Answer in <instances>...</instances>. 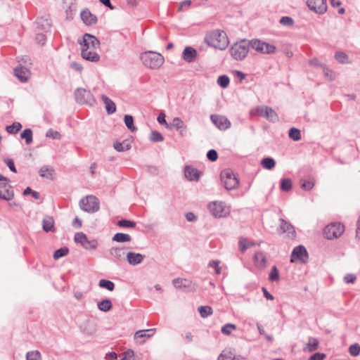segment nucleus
Masks as SVG:
<instances>
[{
    "label": "nucleus",
    "mask_w": 360,
    "mask_h": 360,
    "mask_svg": "<svg viewBox=\"0 0 360 360\" xmlns=\"http://www.w3.org/2000/svg\"><path fill=\"white\" fill-rule=\"evenodd\" d=\"M124 248H112L110 250V254L119 261H124L125 259V251Z\"/></svg>",
    "instance_id": "25"
},
{
    "label": "nucleus",
    "mask_w": 360,
    "mask_h": 360,
    "mask_svg": "<svg viewBox=\"0 0 360 360\" xmlns=\"http://www.w3.org/2000/svg\"><path fill=\"white\" fill-rule=\"evenodd\" d=\"M349 352L353 356H356L360 353V346L359 344L355 343L349 346Z\"/></svg>",
    "instance_id": "57"
},
{
    "label": "nucleus",
    "mask_w": 360,
    "mask_h": 360,
    "mask_svg": "<svg viewBox=\"0 0 360 360\" xmlns=\"http://www.w3.org/2000/svg\"><path fill=\"white\" fill-rule=\"evenodd\" d=\"M172 283L177 289L186 288L190 286L189 281L185 278H174L172 281Z\"/></svg>",
    "instance_id": "33"
},
{
    "label": "nucleus",
    "mask_w": 360,
    "mask_h": 360,
    "mask_svg": "<svg viewBox=\"0 0 360 360\" xmlns=\"http://www.w3.org/2000/svg\"><path fill=\"white\" fill-rule=\"evenodd\" d=\"M318 347H319L318 340H316V338H310L309 339V341L307 343V345L304 347V350L311 352L316 350L318 349Z\"/></svg>",
    "instance_id": "34"
},
{
    "label": "nucleus",
    "mask_w": 360,
    "mask_h": 360,
    "mask_svg": "<svg viewBox=\"0 0 360 360\" xmlns=\"http://www.w3.org/2000/svg\"><path fill=\"white\" fill-rule=\"evenodd\" d=\"M262 166L266 169H272L275 167L276 162L271 157L264 158L261 161Z\"/></svg>",
    "instance_id": "36"
},
{
    "label": "nucleus",
    "mask_w": 360,
    "mask_h": 360,
    "mask_svg": "<svg viewBox=\"0 0 360 360\" xmlns=\"http://www.w3.org/2000/svg\"><path fill=\"white\" fill-rule=\"evenodd\" d=\"M345 227L340 223H332L323 229L325 237L328 240L338 238L343 233Z\"/></svg>",
    "instance_id": "6"
},
{
    "label": "nucleus",
    "mask_w": 360,
    "mask_h": 360,
    "mask_svg": "<svg viewBox=\"0 0 360 360\" xmlns=\"http://www.w3.org/2000/svg\"><path fill=\"white\" fill-rule=\"evenodd\" d=\"M288 136L293 141H300L301 139L300 130L295 127H292L289 130Z\"/></svg>",
    "instance_id": "46"
},
{
    "label": "nucleus",
    "mask_w": 360,
    "mask_h": 360,
    "mask_svg": "<svg viewBox=\"0 0 360 360\" xmlns=\"http://www.w3.org/2000/svg\"><path fill=\"white\" fill-rule=\"evenodd\" d=\"M112 240L117 243H127L131 240V237L127 233H117L113 236Z\"/></svg>",
    "instance_id": "32"
},
{
    "label": "nucleus",
    "mask_w": 360,
    "mask_h": 360,
    "mask_svg": "<svg viewBox=\"0 0 360 360\" xmlns=\"http://www.w3.org/2000/svg\"><path fill=\"white\" fill-rule=\"evenodd\" d=\"M97 306L99 310L103 312H108L112 309V304L110 300L105 299L98 302Z\"/></svg>",
    "instance_id": "31"
},
{
    "label": "nucleus",
    "mask_w": 360,
    "mask_h": 360,
    "mask_svg": "<svg viewBox=\"0 0 360 360\" xmlns=\"http://www.w3.org/2000/svg\"><path fill=\"white\" fill-rule=\"evenodd\" d=\"M200 174V172L192 165H186L184 167V175L188 181H198Z\"/></svg>",
    "instance_id": "15"
},
{
    "label": "nucleus",
    "mask_w": 360,
    "mask_h": 360,
    "mask_svg": "<svg viewBox=\"0 0 360 360\" xmlns=\"http://www.w3.org/2000/svg\"><path fill=\"white\" fill-rule=\"evenodd\" d=\"M46 136L49 138H52L53 139H60V134L58 131H54L52 129H49L46 133Z\"/></svg>",
    "instance_id": "61"
},
{
    "label": "nucleus",
    "mask_w": 360,
    "mask_h": 360,
    "mask_svg": "<svg viewBox=\"0 0 360 360\" xmlns=\"http://www.w3.org/2000/svg\"><path fill=\"white\" fill-rule=\"evenodd\" d=\"M314 186V182L310 180H302L301 181V187L306 190L310 191Z\"/></svg>",
    "instance_id": "58"
},
{
    "label": "nucleus",
    "mask_w": 360,
    "mask_h": 360,
    "mask_svg": "<svg viewBox=\"0 0 360 360\" xmlns=\"http://www.w3.org/2000/svg\"><path fill=\"white\" fill-rule=\"evenodd\" d=\"M144 257L145 256L143 255L134 252H129L126 255L127 262L132 266H136L141 264L143 261Z\"/></svg>",
    "instance_id": "20"
},
{
    "label": "nucleus",
    "mask_w": 360,
    "mask_h": 360,
    "mask_svg": "<svg viewBox=\"0 0 360 360\" xmlns=\"http://www.w3.org/2000/svg\"><path fill=\"white\" fill-rule=\"evenodd\" d=\"M75 98L77 103L79 104L92 105L95 101L91 91L83 88H77L75 91Z\"/></svg>",
    "instance_id": "8"
},
{
    "label": "nucleus",
    "mask_w": 360,
    "mask_h": 360,
    "mask_svg": "<svg viewBox=\"0 0 360 360\" xmlns=\"http://www.w3.org/2000/svg\"><path fill=\"white\" fill-rule=\"evenodd\" d=\"M15 76L22 82H25L30 77L29 70L23 66H18L14 69Z\"/></svg>",
    "instance_id": "19"
},
{
    "label": "nucleus",
    "mask_w": 360,
    "mask_h": 360,
    "mask_svg": "<svg viewBox=\"0 0 360 360\" xmlns=\"http://www.w3.org/2000/svg\"><path fill=\"white\" fill-rule=\"evenodd\" d=\"M149 139L154 143L161 142L164 140L163 136L158 131H153L150 136Z\"/></svg>",
    "instance_id": "49"
},
{
    "label": "nucleus",
    "mask_w": 360,
    "mask_h": 360,
    "mask_svg": "<svg viewBox=\"0 0 360 360\" xmlns=\"http://www.w3.org/2000/svg\"><path fill=\"white\" fill-rule=\"evenodd\" d=\"M114 148L118 152H124L131 148V145L127 141L119 142L116 141L113 144Z\"/></svg>",
    "instance_id": "37"
},
{
    "label": "nucleus",
    "mask_w": 360,
    "mask_h": 360,
    "mask_svg": "<svg viewBox=\"0 0 360 360\" xmlns=\"http://www.w3.org/2000/svg\"><path fill=\"white\" fill-rule=\"evenodd\" d=\"M254 262L255 265L260 268L263 269L266 265V257L264 252H257L254 255Z\"/></svg>",
    "instance_id": "24"
},
{
    "label": "nucleus",
    "mask_w": 360,
    "mask_h": 360,
    "mask_svg": "<svg viewBox=\"0 0 360 360\" xmlns=\"http://www.w3.org/2000/svg\"><path fill=\"white\" fill-rule=\"evenodd\" d=\"M235 357L231 351L224 350L218 356L217 360H234Z\"/></svg>",
    "instance_id": "51"
},
{
    "label": "nucleus",
    "mask_w": 360,
    "mask_h": 360,
    "mask_svg": "<svg viewBox=\"0 0 360 360\" xmlns=\"http://www.w3.org/2000/svg\"><path fill=\"white\" fill-rule=\"evenodd\" d=\"M279 22L284 26L291 27L294 25V20L292 18L289 16H283Z\"/></svg>",
    "instance_id": "55"
},
{
    "label": "nucleus",
    "mask_w": 360,
    "mask_h": 360,
    "mask_svg": "<svg viewBox=\"0 0 360 360\" xmlns=\"http://www.w3.org/2000/svg\"><path fill=\"white\" fill-rule=\"evenodd\" d=\"M98 286L109 291H112L115 287V283L112 281L106 279H101L98 283Z\"/></svg>",
    "instance_id": "38"
},
{
    "label": "nucleus",
    "mask_w": 360,
    "mask_h": 360,
    "mask_svg": "<svg viewBox=\"0 0 360 360\" xmlns=\"http://www.w3.org/2000/svg\"><path fill=\"white\" fill-rule=\"evenodd\" d=\"M240 249L242 252H244L252 243L248 242L245 238H241L239 240Z\"/></svg>",
    "instance_id": "59"
},
{
    "label": "nucleus",
    "mask_w": 360,
    "mask_h": 360,
    "mask_svg": "<svg viewBox=\"0 0 360 360\" xmlns=\"http://www.w3.org/2000/svg\"><path fill=\"white\" fill-rule=\"evenodd\" d=\"M249 46L250 48H252L253 49L256 50L258 52L264 53V41L255 39L252 40H249Z\"/></svg>",
    "instance_id": "29"
},
{
    "label": "nucleus",
    "mask_w": 360,
    "mask_h": 360,
    "mask_svg": "<svg viewBox=\"0 0 360 360\" xmlns=\"http://www.w3.org/2000/svg\"><path fill=\"white\" fill-rule=\"evenodd\" d=\"M205 41L208 46L224 50L229 44V39L224 31L216 30L206 34Z\"/></svg>",
    "instance_id": "1"
},
{
    "label": "nucleus",
    "mask_w": 360,
    "mask_h": 360,
    "mask_svg": "<svg viewBox=\"0 0 360 360\" xmlns=\"http://www.w3.org/2000/svg\"><path fill=\"white\" fill-rule=\"evenodd\" d=\"M124 121L127 129L131 132H134L137 130V128L134 124V117L132 115H125Z\"/></svg>",
    "instance_id": "35"
},
{
    "label": "nucleus",
    "mask_w": 360,
    "mask_h": 360,
    "mask_svg": "<svg viewBox=\"0 0 360 360\" xmlns=\"http://www.w3.org/2000/svg\"><path fill=\"white\" fill-rule=\"evenodd\" d=\"M335 58L342 64L348 63V56L342 51H337L335 53Z\"/></svg>",
    "instance_id": "47"
},
{
    "label": "nucleus",
    "mask_w": 360,
    "mask_h": 360,
    "mask_svg": "<svg viewBox=\"0 0 360 360\" xmlns=\"http://www.w3.org/2000/svg\"><path fill=\"white\" fill-rule=\"evenodd\" d=\"M236 325L233 323H226L221 328V333L224 335H229L231 334V330H236Z\"/></svg>",
    "instance_id": "52"
},
{
    "label": "nucleus",
    "mask_w": 360,
    "mask_h": 360,
    "mask_svg": "<svg viewBox=\"0 0 360 360\" xmlns=\"http://www.w3.org/2000/svg\"><path fill=\"white\" fill-rule=\"evenodd\" d=\"M22 128V124L20 122H15L11 125L6 127V131L11 134H15L18 132Z\"/></svg>",
    "instance_id": "42"
},
{
    "label": "nucleus",
    "mask_w": 360,
    "mask_h": 360,
    "mask_svg": "<svg viewBox=\"0 0 360 360\" xmlns=\"http://www.w3.org/2000/svg\"><path fill=\"white\" fill-rule=\"evenodd\" d=\"M155 331V328H151L148 330H140L137 332H136L134 335V339L136 341H139V339L141 338H150L154 332Z\"/></svg>",
    "instance_id": "28"
},
{
    "label": "nucleus",
    "mask_w": 360,
    "mask_h": 360,
    "mask_svg": "<svg viewBox=\"0 0 360 360\" xmlns=\"http://www.w3.org/2000/svg\"><path fill=\"white\" fill-rule=\"evenodd\" d=\"M230 79L227 75H220L217 79V84L221 88H226L229 85Z\"/></svg>",
    "instance_id": "48"
},
{
    "label": "nucleus",
    "mask_w": 360,
    "mask_h": 360,
    "mask_svg": "<svg viewBox=\"0 0 360 360\" xmlns=\"http://www.w3.org/2000/svg\"><path fill=\"white\" fill-rule=\"evenodd\" d=\"M79 207L83 211L88 213H94L100 208L97 198L93 195L82 198L79 201Z\"/></svg>",
    "instance_id": "5"
},
{
    "label": "nucleus",
    "mask_w": 360,
    "mask_h": 360,
    "mask_svg": "<svg viewBox=\"0 0 360 360\" xmlns=\"http://www.w3.org/2000/svg\"><path fill=\"white\" fill-rule=\"evenodd\" d=\"M117 224L121 228H134L136 225L135 221L125 219L119 220Z\"/></svg>",
    "instance_id": "45"
},
{
    "label": "nucleus",
    "mask_w": 360,
    "mask_h": 360,
    "mask_svg": "<svg viewBox=\"0 0 360 360\" xmlns=\"http://www.w3.org/2000/svg\"><path fill=\"white\" fill-rule=\"evenodd\" d=\"M81 56L84 60L91 62H98L100 60V56L95 51H92L90 49H82Z\"/></svg>",
    "instance_id": "21"
},
{
    "label": "nucleus",
    "mask_w": 360,
    "mask_h": 360,
    "mask_svg": "<svg viewBox=\"0 0 360 360\" xmlns=\"http://www.w3.org/2000/svg\"><path fill=\"white\" fill-rule=\"evenodd\" d=\"M197 51L191 46H186L182 53V58L188 63L194 62L197 58Z\"/></svg>",
    "instance_id": "18"
},
{
    "label": "nucleus",
    "mask_w": 360,
    "mask_h": 360,
    "mask_svg": "<svg viewBox=\"0 0 360 360\" xmlns=\"http://www.w3.org/2000/svg\"><path fill=\"white\" fill-rule=\"evenodd\" d=\"M249 40L247 39L234 43L230 49L231 56L236 60H243L249 52Z\"/></svg>",
    "instance_id": "3"
},
{
    "label": "nucleus",
    "mask_w": 360,
    "mask_h": 360,
    "mask_svg": "<svg viewBox=\"0 0 360 360\" xmlns=\"http://www.w3.org/2000/svg\"><path fill=\"white\" fill-rule=\"evenodd\" d=\"M84 49H96L100 46V41L94 35L86 33L83 36Z\"/></svg>",
    "instance_id": "14"
},
{
    "label": "nucleus",
    "mask_w": 360,
    "mask_h": 360,
    "mask_svg": "<svg viewBox=\"0 0 360 360\" xmlns=\"http://www.w3.org/2000/svg\"><path fill=\"white\" fill-rule=\"evenodd\" d=\"M42 228L46 232L53 231L54 219L51 216H45L42 220Z\"/></svg>",
    "instance_id": "27"
},
{
    "label": "nucleus",
    "mask_w": 360,
    "mask_h": 360,
    "mask_svg": "<svg viewBox=\"0 0 360 360\" xmlns=\"http://www.w3.org/2000/svg\"><path fill=\"white\" fill-rule=\"evenodd\" d=\"M292 184L290 178H283L281 180V189L288 192L292 189Z\"/></svg>",
    "instance_id": "40"
},
{
    "label": "nucleus",
    "mask_w": 360,
    "mask_h": 360,
    "mask_svg": "<svg viewBox=\"0 0 360 360\" xmlns=\"http://www.w3.org/2000/svg\"><path fill=\"white\" fill-rule=\"evenodd\" d=\"M326 356L324 353L316 352L309 357V360H323Z\"/></svg>",
    "instance_id": "64"
},
{
    "label": "nucleus",
    "mask_w": 360,
    "mask_h": 360,
    "mask_svg": "<svg viewBox=\"0 0 360 360\" xmlns=\"http://www.w3.org/2000/svg\"><path fill=\"white\" fill-rule=\"evenodd\" d=\"M14 198V190L9 181L0 183V199L10 201Z\"/></svg>",
    "instance_id": "12"
},
{
    "label": "nucleus",
    "mask_w": 360,
    "mask_h": 360,
    "mask_svg": "<svg viewBox=\"0 0 360 360\" xmlns=\"http://www.w3.org/2000/svg\"><path fill=\"white\" fill-rule=\"evenodd\" d=\"M210 120L212 123L221 130H226L231 126V122L225 116L212 115Z\"/></svg>",
    "instance_id": "13"
},
{
    "label": "nucleus",
    "mask_w": 360,
    "mask_h": 360,
    "mask_svg": "<svg viewBox=\"0 0 360 360\" xmlns=\"http://www.w3.org/2000/svg\"><path fill=\"white\" fill-rule=\"evenodd\" d=\"M146 171L152 176H158L159 174V169L156 166L146 165Z\"/></svg>",
    "instance_id": "60"
},
{
    "label": "nucleus",
    "mask_w": 360,
    "mask_h": 360,
    "mask_svg": "<svg viewBox=\"0 0 360 360\" xmlns=\"http://www.w3.org/2000/svg\"><path fill=\"white\" fill-rule=\"evenodd\" d=\"M69 252V249L66 247H63L56 250L53 253V258L55 259H58L65 255H67Z\"/></svg>",
    "instance_id": "50"
},
{
    "label": "nucleus",
    "mask_w": 360,
    "mask_h": 360,
    "mask_svg": "<svg viewBox=\"0 0 360 360\" xmlns=\"http://www.w3.org/2000/svg\"><path fill=\"white\" fill-rule=\"evenodd\" d=\"M198 311L202 318H206L213 313V310L210 306H200L198 307Z\"/></svg>",
    "instance_id": "43"
},
{
    "label": "nucleus",
    "mask_w": 360,
    "mask_h": 360,
    "mask_svg": "<svg viewBox=\"0 0 360 360\" xmlns=\"http://www.w3.org/2000/svg\"><path fill=\"white\" fill-rule=\"evenodd\" d=\"M141 60L145 66L150 69H157L164 63V57L157 52L146 51L141 56Z\"/></svg>",
    "instance_id": "2"
},
{
    "label": "nucleus",
    "mask_w": 360,
    "mask_h": 360,
    "mask_svg": "<svg viewBox=\"0 0 360 360\" xmlns=\"http://www.w3.org/2000/svg\"><path fill=\"white\" fill-rule=\"evenodd\" d=\"M54 172V170L48 166H43L39 169V175L41 177H45L47 179L51 178Z\"/></svg>",
    "instance_id": "39"
},
{
    "label": "nucleus",
    "mask_w": 360,
    "mask_h": 360,
    "mask_svg": "<svg viewBox=\"0 0 360 360\" xmlns=\"http://www.w3.org/2000/svg\"><path fill=\"white\" fill-rule=\"evenodd\" d=\"M207 158L209 160H210L212 162L216 161L218 158L217 152L214 149H211V150H208V152L207 153Z\"/></svg>",
    "instance_id": "63"
},
{
    "label": "nucleus",
    "mask_w": 360,
    "mask_h": 360,
    "mask_svg": "<svg viewBox=\"0 0 360 360\" xmlns=\"http://www.w3.org/2000/svg\"><path fill=\"white\" fill-rule=\"evenodd\" d=\"M26 360H41L39 351L28 352L26 354Z\"/></svg>",
    "instance_id": "53"
},
{
    "label": "nucleus",
    "mask_w": 360,
    "mask_h": 360,
    "mask_svg": "<svg viewBox=\"0 0 360 360\" xmlns=\"http://www.w3.org/2000/svg\"><path fill=\"white\" fill-rule=\"evenodd\" d=\"M24 195H31L34 199H39L40 194L39 192L33 191L30 187H27L23 191Z\"/></svg>",
    "instance_id": "56"
},
{
    "label": "nucleus",
    "mask_w": 360,
    "mask_h": 360,
    "mask_svg": "<svg viewBox=\"0 0 360 360\" xmlns=\"http://www.w3.org/2000/svg\"><path fill=\"white\" fill-rule=\"evenodd\" d=\"M280 230L282 233H286L289 238H293L296 236L294 226L283 219H280Z\"/></svg>",
    "instance_id": "16"
},
{
    "label": "nucleus",
    "mask_w": 360,
    "mask_h": 360,
    "mask_svg": "<svg viewBox=\"0 0 360 360\" xmlns=\"http://www.w3.org/2000/svg\"><path fill=\"white\" fill-rule=\"evenodd\" d=\"M309 8L318 14H323L327 11L326 0H307Z\"/></svg>",
    "instance_id": "10"
},
{
    "label": "nucleus",
    "mask_w": 360,
    "mask_h": 360,
    "mask_svg": "<svg viewBox=\"0 0 360 360\" xmlns=\"http://www.w3.org/2000/svg\"><path fill=\"white\" fill-rule=\"evenodd\" d=\"M21 139L25 140L26 144L29 145L32 142V131L31 129H25L20 134Z\"/></svg>",
    "instance_id": "41"
},
{
    "label": "nucleus",
    "mask_w": 360,
    "mask_h": 360,
    "mask_svg": "<svg viewBox=\"0 0 360 360\" xmlns=\"http://www.w3.org/2000/svg\"><path fill=\"white\" fill-rule=\"evenodd\" d=\"M86 326L83 329V333L86 335H92L96 331V326L94 322L87 321Z\"/></svg>",
    "instance_id": "44"
},
{
    "label": "nucleus",
    "mask_w": 360,
    "mask_h": 360,
    "mask_svg": "<svg viewBox=\"0 0 360 360\" xmlns=\"http://www.w3.org/2000/svg\"><path fill=\"white\" fill-rule=\"evenodd\" d=\"M257 112L259 115L264 114L266 118L271 122H276L278 120L276 112L271 107L258 108Z\"/></svg>",
    "instance_id": "17"
},
{
    "label": "nucleus",
    "mask_w": 360,
    "mask_h": 360,
    "mask_svg": "<svg viewBox=\"0 0 360 360\" xmlns=\"http://www.w3.org/2000/svg\"><path fill=\"white\" fill-rule=\"evenodd\" d=\"M81 18L87 25H94L97 22V17L89 10H84L81 12Z\"/></svg>",
    "instance_id": "22"
},
{
    "label": "nucleus",
    "mask_w": 360,
    "mask_h": 360,
    "mask_svg": "<svg viewBox=\"0 0 360 360\" xmlns=\"http://www.w3.org/2000/svg\"><path fill=\"white\" fill-rule=\"evenodd\" d=\"M172 124L176 130L179 131V134L181 135H183V133L186 129V125L180 117H174L172 120Z\"/></svg>",
    "instance_id": "30"
},
{
    "label": "nucleus",
    "mask_w": 360,
    "mask_h": 360,
    "mask_svg": "<svg viewBox=\"0 0 360 360\" xmlns=\"http://www.w3.org/2000/svg\"><path fill=\"white\" fill-rule=\"evenodd\" d=\"M276 49L274 45L265 42L263 53H266V54L274 53H275Z\"/></svg>",
    "instance_id": "62"
},
{
    "label": "nucleus",
    "mask_w": 360,
    "mask_h": 360,
    "mask_svg": "<svg viewBox=\"0 0 360 360\" xmlns=\"http://www.w3.org/2000/svg\"><path fill=\"white\" fill-rule=\"evenodd\" d=\"M308 258L309 255L307 249L304 246L300 245L292 250L290 256V262H295L297 261H300L302 263H306Z\"/></svg>",
    "instance_id": "9"
},
{
    "label": "nucleus",
    "mask_w": 360,
    "mask_h": 360,
    "mask_svg": "<svg viewBox=\"0 0 360 360\" xmlns=\"http://www.w3.org/2000/svg\"><path fill=\"white\" fill-rule=\"evenodd\" d=\"M269 279L270 281L274 282L279 280V273L276 266H274L269 275Z\"/></svg>",
    "instance_id": "54"
},
{
    "label": "nucleus",
    "mask_w": 360,
    "mask_h": 360,
    "mask_svg": "<svg viewBox=\"0 0 360 360\" xmlns=\"http://www.w3.org/2000/svg\"><path fill=\"white\" fill-rule=\"evenodd\" d=\"M37 27L44 32H48L51 27V20L48 18H38L36 20Z\"/></svg>",
    "instance_id": "26"
},
{
    "label": "nucleus",
    "mask_w": 360,
    "mask_h": 360,
    "mask_svg": "<svg viewBox=\"0 0 360 360\" xmlns=\"http://www.w3.org/2000/svg\"><path fill=\"white\" fill-rule=\"evenodd\" d=\"M101 98L105 105L107 113L108 115L113 114L116 111L115 103L110 98H109L107 96L104 94H102Z\"/></svg>",
    "instance_id": "23"
},
{
    "label": "nucleus",
    "mask_w": 360,
    "mask_h": 360,
    "mask_svg": "<svg viewBox=\"0 0 360 360\" xmlns=\"http://www.w3.org/2000/svg\"><path fill=\"white\" fill-rule=\"evenodd\" d=\"M221 181L226 190L236 189L239 185V180L231 169H226L220 174Z\"/></svg>",
    "instance_id": "4"
},
{
    "label": "nucleus",
    "mask_w": 360,
    "mask_h": 360,
    "mask_svg": "<svg viewBox=\"0 0 360 360\" xmlns=\"http://www.w3.org/2000/svg\"><path fill=\"white\" fill-rule=\"evenodd\" d=\"M74 240L75 243H80L84 249L88 250H95L98 247L96 240H89L86 235L82 232L75 233Z\"/></svg>",
    "instance_id": "7"
},
{
    "label": "nucleus",
    "mask_w": 360,
    "mask_h": 360,
    "mask_svg": "<svg viewBox=\"0 0 360 360\" xmlns=\"http://www.w3.org/2000/svg\"><path fill=\"white\" fill-rule=\"evenodd\" d=\"M207 207L211 214L216 218L225 217L228 213L222 202H212L209 203Z\"/></svg>",
    "instance_id": "11"
}]
</instances>
